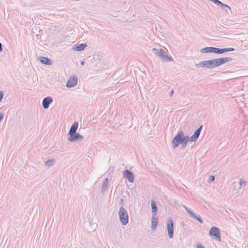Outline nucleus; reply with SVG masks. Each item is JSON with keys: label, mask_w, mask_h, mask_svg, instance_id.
<instances>
[{"label": "nucleus", "mask_w": 248, "mask_h": 248, "mask_svg": "<svg viewBox=\"0 0 248 248\" xmlns=\"http://www.w3.org/2000/svg\"><path fill=\"white\" fill-rule=\"evenodd\" d=\"M202 127V125H201L190 138L187 135L185 136L183 131H180L171 141L172 148H175L180 144L182 145L183 148H185L188 141L196 142L200 136Z\"/></svg>", "instance_id": "f257e3e1"}, {"label": "nucleus", "mask_w": 248, "mask_h": 248, "mask_svg": "<svg viewBox=\"0 0 248 248\" xmlns=\"http://www.w3.org/2000/svg\"><path fill=\"white\" fill-rule=\"evenodd\" d=\"M232 60V59L230 57H222L208 60V68H213L217 67L225 63L226 62H231Z\"/></svg>", "instance_id": "f03ea898"}, {"label": "nucleus", "mask_w": 248, "mask_h": 248, "mask_svg": "<svg viewBox=\"0 0 248 248\" xmlns=\"http://www.w3.org/2000/svg\"><path fill=\"white\" fill-rule=\"evenodd\" d=\"M118 215L120 222L123 225H126L128 223L129 216L126 209L121 206L118 211Z\"/></svg>", "instance_id": "7ed1b4c3"}, {"label": "nucleus", "mask_w": 248, "mask_h": 248, "mask_svg": "<svg viewBox=\"0 0 248 248\" xmlns=\"http://www.w3.org/2000/svg\"><path fill=\"white\" fill-rule=\"evenodd\" d=\"M209 234L210 236L214 237V239L218 241H221L220 230L216 226L212 227L209 231Z\"/></svg>", "instance_id": "20e7f679"}, {"label": "nucleus", "mask_w": 248, "mask_h": 248, "mask_svg": "<svg viewBox=\"0 0 248 248\" xmlns=\"http://www.w3.org/2000/svg\"><path fill=\"white\" fill-rule=\"evenodd\" d=\"M166 229L167 230L169 237L170 238H173L174 233V225L172 218H170L168 220L166 224Z\"/></svg>", "instance_id": "39448f33"}, {"label": "nucleus", "mask_w": 248, "mask_h": 248, "mask_svg": "<svg viewBox=\"0 0 248 248\" xmlns=\"http://www.w3.org/2000/svg\"><path fill=\"white\" fill-rule=\"evenodd\" d=\"M83 138V136L77 132L74 134H68L67 140L70 142L81 141Z\"/></svg>", "instance_id": "423d86ee"}, {"label": "nucleus", "mask_w": 248, "mask_h": 248, "mask_svg": "<svg viewBox=\"0 0 248 248\" xmlns=\"http://www.w3.org/2000/svg\"><path fill=\"white\" fill-rule=\"evenodd\" d=\"M78 78L76 75H73L69 78L67 81L66 86L67 88H72L75 87L78 83Z\"/></svg>", "instance_id": "0eeeda50"}, {"label": "nucleus", "mask_w": 248, "mask_h": 248, "mask_svg": "<svg viewBox=\"0 0 248 248\" xmlns=\"http://www.w3.org/2000/svg\"><path fill=\"white\" fill-rule=\"evenodd\" d=\"M123 177L127 179L129 182L133 183L134 181V175L132 171L128 170H125L123 171Z\"/></svg>", "instance_id": "6e6552de"}, {"label": "nucleus", "mask_w": 248, "mask_h": 248, "mask_svg": "<svg viewBox=\"0 0 248 248\" xmlns=\"http://www.w3.org/2000/svg\"><path fill=\"white\" fill-rule=\"evenodd\" d=\"M210 1L213 2L215 4H216L217 5L221 7V8L226 11V12H228V10H229L230 11L231 10V9L229 6L228 5L223 3L219 0H209Z\"/></svg>", "instance_id": "1a4fd4ad"}, {"label": "nucleus", "mask_w": 248, "mask_h": 248, "mask_svg": "<svg viewBox=\"0 0 248 248\" xmlns=\"http://www.w3.org/2000/svg\"><path fill=\"white\" fill-rule=\"evenodd\" d=\"M53 99L50 96L45 97L42 101V106L44 108L46 109L49 107V105L52 102Z\"/></svg>", "instance_id": "9d476101"}, {"label": "nucleus", "mask_w": 248, "mask_h": 248, "mask_svg": "<svg viewBox=\"0 0 248 248\" xmlns=\"http://www.w3.org/2000/svg\"><path fill=\"white\" fill-rule=\"evenodd\" d=\"M152 52L154 53L156 56L159 57L161 60L163 59L164 56L165 55L166 52L162 49H156L153 48Z\"/></svg>", "instance_id": "9b49d317"}, {"label": "nucleus", "mask_w": 248, "mask_h": 248, "mask_svg": "<svg viewBox=\"0 0 248 248\" xmlns=\"http://www.w3.org/2000/svg\"><path fill=\"white\" fill-rule=\"evenodd\" d=\"M38 59L39 60V61L44 64L50 65H51L52 63V60L47 57H45L44 56H39Z\"/></svg>", "instance_id": "f8f14e48"}, {"label": "nucleus", "mask_w": 248, "mask_h": 248, "mask_svg": "<svg viewBox=\"0 0 248 248\" xmlns=\"http://www.w3.org/2000/svg\"><path fill=\"white\" fill-rule=\"evenodd\" d=\"M87 45L86 44H77L73 46V49L77 51H80L83 50L86 47Z\"/></svg>", "instance_id": "ddd939ff"}, {"label": "nucleus", "mask_w": 248, "mask_h": 248, "mask_svg": "<svg viewBox=\"0 0 248 248\" xmlns=\"http://www.w3.org/2000/svg\"><path fill=\"white\" fill-rule=\"evenodd\" d=\"M152 212L153 213V217L156 215V212L157 211V207L156 202L154 200H152L151 202Z\"/></svg>", "instance_id": "4468645a"}, {"label": "nucleus", "mask_w": 248, "mask_h": 248, "mask_svg": "<svg viewBox=\"0 0 248 248\" xmlns=\"http://www.w3.org/2000/svg\"><path fill=\"white\" fill-rule=\"evenodd\" d=\"M78 127V122H75L71 125L68 134H72L76 133V131Z\"/></svg>", "instance_id": "2eb2a0df"}, {"label": "nucleus", "mask_w": 248, "mask_h": 248, "mask_svg": "<svg viewBox=\"0 0 248 248\" xmlns=\"http://www.w3.org/2000/svg\"><path fill=\"white\" fill-rule=\"evenodd\" d=\"M214 47H205L201 49L200 52L202 53H214Z\"/></svg>", "instance_id": "dca6fc26"}, {"label": "nucleus", "mask_w": 248, "mask_h": 248, "mask_svg": "<svg viewBox=\"0 0 248 248\" xmlns=\"http://www.w3.org/2000/svg\"><path fill=\"white\" fill-rule=\"evenodd\" d=\"M189 215L190 216L194 218V219H195L196 220H198V221H199V222H200L201 223H203V220L202 219V218L200 216H197V215H196V214L193 212L192 211L191 212H189Z\"/></svg>", "instance_id": "f3484780"}, {"label": "nucleus", "mask_w": 248, "mask_h": 248, "mask_svg": "<svg viewBox=\"0 0 248 248\" xmlns=\"http://www.w3.org/2000/svg\"><path fill=\"white\" fill-rule=\"evenodd\" d=\"M157 223H158V219L157 218L155 217H153V218H152V224H151V228H152V230L154 231V230H156V227H157Z\"/></svg>", "instance_id": "a211bd4d"}, {"label": "nucleus", "mask_w": 248, "mask_h": 248, "mask_svg": "<svg viewBox=\"0 0 248 248\" xmlns=\"http://www.w3.org/2000/svg\"><path fill=\"white\" fill-rule=\"evenodd\" d=\"M108 178H106L102 184V192H104L108 188Z\"/></svg>", "instance_id": "6ab92c4d"}, {"label": "nucleus", "mask_w": 248, "mask_h": 248, "mask_svg": "<svg viewBox=\"0 0 248 248\" xmlns=\"http://www.w3.org/2000/svg\"><path fill=\"white\" fill-rule=\"evenodd\" d=\"M208 62L207 61H204L201 62H200L196 64V66L197 67H205L208 68Z\"/></svg>", "instance_id": "aec40b11"}, {"label": "nucleus", "mask_w": 248, "mask_h": 248, "mask_svg": "<svg viewBox=\"0 0 248 248\" xmlns=\"http://www.w3.org/2000/svg\"><path fill=\"white\" fill-rule=\"evenodd\" d=\"M55 163V160L54 159H51L47 160L45 163V166L50 167L53 166Z\"/></svg>", "instance_id": "412c9836"}, {"label": "nucleus", "mask_w": 248, "mask_h": 248, "mask_svg": "<svg viewBox=\"0 0 248 248\" xmlns=\"http://www.w3.org/2000/svg\"><path fill=\"white\" fill-rule=\"evenodd\" d=\"M163 62H172L173 61V59L171 56H168L166 53L165 55L164 56L163 59L162 60Z\"/></svg>", "instance_id": "4be33fe9"}, {"label": "nucleus", "mask_w": 248, "mask_h": 248, "mask_svg": "<svg viewBox=\"0 0 248 248\" xmlns=\"http://www.w3.org/2000/svg\"><path fill=\"white\" fill-rule=\"evenodd\" d=\"M234 50V48L232 47L223 48H221V53L222 54L226 52L233 51Z\"/></svg>", "instance_id": "5701e85b"}, {"label": "nucleus", "mask_w": 248, "mask_h": 248, "mask_svg": "<svg viewBox=\"0 0 248 248\" xmlns=\"http://www.w3.org/2000/svg\"><path fill=\"white\" fill-rule=\"evenodd\" d=\"M214 53H213L218 54H221V48H217V47H214Z\"/></svg>", "instance_id": "b1692460"}, {"label": "nucleus", "mask_w": 248, "mask_h": 248, "mask_svg": "<svg viewBox=\"0 0 248 248\" xmlns=\"http://www.w3.org/2000/svg\"><path fill=\"white\" fill-rule=\"evenodd\" d=\"M247 184L246 181L241 179L239 181L240 188L242 186V185L245 186Z\"/></svg>", "instance_id": "393cba45"}, {"label": "nucleus", "mask_w": 248, "mask_h": 248, "mask_svg": "<svg viewBox=\"0 0 248 248\" xmlns=\"http://www.w3.org/2000/svg\"><path fill=\"white\" fill-rule=\"evenodd\" d=\"M215 180V176L214 175H211L208 179V182L211 183L214 182Z\"/></svg>", "instance_id": "a878e982"}, {"label": "nucleus", "mask_w": 248, "mask_h": 248, "mask_svg": "<svg viewBox=\"0 0 248 248\" xmlns=\"http://www.w3.org/2000/svg\"><path fill=\"white\" fill-rule=\"evenodd\" d=\"M183 207L185 208V209L186 211V212L189 214V212H191L192 210H190L189 208L187 207L186 205H183Z\"/></svg>", "instance_id": "bb28decb"}, {"label": "nucleus", "mask_w": 248, "mask_h": 248, "mask_svg": "<svg viewBox=\"0 0 248 248\" xmlns=\"http://www.w3.org/2000/svg\"><path fill=\"white\" fill-rule=\"evenodd\" d=\"M4 93L2 91H0V102L2 101V99L3 97Z\"/></svg>", "instance_id": "cd10ccee"}, {"label": "nucleus", "mask_w": 248, "mask_h": 248, "mask_svg": "<svg viewBox=\"0 0 248 248\" xmlns=\"http://www.w3.org/2000/svg\"><path fill=\"white\" fill-rule=\"evenodd\" d=\"M4 117V113L3 112H0V123L1 122Z\"/></svg>", "instance_id": "c85d7f7f"}, {"label": "nucleus", "mask_w": 248, "mask_h": 248, "mask_svg": "<svg viewBox=\"0 0 248 248\" xmlns=\"http://www.w3.org/2000/svg\"><path fill=\"white\" fill-rule=\"evenodd\" d=\"M123 202H124V200L123 199H121L119 202V204L120 205H121L122 206H123Z\"/></svg>", "instance_id": "c756f323"}, {"label": "nucleus", "mask_w": 248, "mask_h": 248, "mask_svg": "<svg viewBox=\"0 0 248 248\" xmlns=\"http://www.w3.org/2000/svg\"><path fill=\"white\" fill-rule=\"evenodd\" d=\"M197 248H205V247L201 244L197 245Z\"/></svg>", "instance_id": "7c9ffc66"}, {"label": "nucleus", "mask_w": 248, "mask_h": 248, "mask_svg": "<svg viewBox=\"0 0 248 248\" xmlns=\"http://www.w3.org/2000/svg\"><path fill=\"white\" fill-rule=\"evenodd\" d=\"M173 93H174V91H173V90H171L170 91V96H172V95H173Z\"/></svg>", "instance_id": "2f4dec72"}, {"label": "nucleus", "mask_w": 248, "mask_h": 248, "mask_svg": "<svg viewBox=\"0 0 248 248\" xmlns=\"http://www.w3.org/2000/svg\"><path fill=\"white\" fill-rule=\"evenodd\" d=\"M2 45L1 43H0V52H1L2 51Z\"/></svg>", "instance_id": "473e14b6"}, {"label": "nucleus", "mask_w": 248, "mask_h": 248, "mask_svg": "<svg viewBox=\"0 0 248 248\" xmlns=\"http://www.w3.org/2000/svg\"><path fill=\"white\" fill-rule=\"evenodd\" d=\"M80 64H81V65H84V64H85V62H84V61H82V62H80Z\"/></svg>", "instance_id": "72a5a7b5"}, {"label": "nucleus", "mask_w": 248, "mask_h": 248, "mask_svg": "<svg viewBox=\"0 0 248 248\" xmlns=\"http://www.w3.org/2000/svg\"><path fill=\"white\" fill-rule=\"evenodd\" d=\"M182 224L183 226H184L185 224H184V223L183 222H182Z\"/></svg>", "instance_id": "f704fd0d"}]
</instances>
